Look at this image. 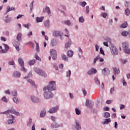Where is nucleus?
I'll use <instances>...</instances> for the list:
<instances>
[{
    "label": "nucleus",
    "instance_id": "aec40b11",
    "mask_svg": "<svg viewBox=\"0 0 130 130\" xmlns=\"http://www.w3.org/2000/svg\"><path fill=\"white\" fill-rule=\"evenodd\" d=\"M109 122H111V119L110 118L106 119L103 122V124H108Z\"/></svg>",
    "mask_w": 130,
    "mask_h": 130
},
{
    "label": "nucleus",
    "instance_id": "a878e982",
    "mask_svg": "<svg viewBox=\"0 0 130 130\" xmlns=\"http://www.w3.org/2000/svg\"><path fill=\"white\" fill-rule=\"evenodd\" d=\"M51 44L52 46H55V45L57 44V42H56V40L53 39L51 41Z\"/></svg>",
    "mask_w": 130,
    "mask_h": 130
},
{
    "label": "nucleus",
    "instance_id": "79ce46f5",
    "mask_svg": "<svg viewBox=\"0 0 130 130\" xmlns=\"http://www.w3.org/2000/svg\"><path fill=\"white\" fill-rule=\"evenodd\" d=\"M79 21L80 23H84L85 19H84V18L83 17H80L79 18Z\"/></svg>",
    "mask_w": 130,
    "mask_h": 130
},
{
    "label": "nucleus",
    "instance_id": "0eeeda50",
    "mask_svg": "<svg viewBox=\"0 0 130 130\" xmlns=\"http://www.w3.org/2000/svg\"><path fill=\"white\" fill-rule=\"evenodd\" d=\"M18 62L22 68L21 71H22L24 73H26V72H27V70H26V69H25V67H24V60H23V58H22L21 57H19L18 59Z\"/></svg>",
    "mask_w": 130,
    "mask_h": 130
},
{
    "label": "nucleus",
    "instance_id": "2eb2a0df",
    "mask_svg": "<svg viewBox=\"0 0 130 130\" xmlns=\"http://www.w3.org/2000/svg\"><path fill=\"white\" fill-rule=\"evenodd\" d=\"M100 59V61L101 62H103V61H104V59L102 58H100V56L98 55L94 59V63H96V62L97 61V60Z\"/></svg>",
    "mask_w": 130,
    "mask_h": 130
},
{
    "label": "nucleus",
    "instance_id": "6ab92c4d",
    "mask_svg": "<svg viewBox=\"0 0 130 130\" xmlns=\"http://www.w3.org/2000/svg\"><path fill=\"white\" fill-rule=\"evenodd\" d=\"M76 126L75 128L77 130H81V125H80V123L78 121H76Z\"/></svg>",
    "mask_w": 130,
    "mask_h": 130
},
{
    "label": "nucleus",
    "instance_id": "473e14b6",
    "mask_svg": "<svg viewBox=\"0 0 130 130\" xmlns=\"http://www.w3.org/2000/svg\"><path fill=\"white\" fill-rule=\"evenodd\" d=\"M35 63V60L34 59L30 60L28 62V64H29V66H33V64H34Z\"/></svg>",
    "mask_w": 130,
    "mask_h": 130
},
{
    "label": "nucleus",
    "instance_id": "49530a36",
    "mask_svg": "<svg viewBox=\"0 0 130 130\" xmlns=\"http://www.w3.org/2000/svg\"><path fill=\"white\" fill-rule=\"evenodd\" d=\"M100 52L101 54H103V55H105V54L104 53V51L103 50V49L102 48H100Z\"/></svg>",
    "mask_w": 130,
    "mask_h": 130
},
{
    "label": "nucleus",
    "instance_id": "f704fd0d",
    "mask_svg": "<svg viewBox=\"0 0 130 130\" xmlns=\"http://www.w3.org/2000/svg\"><path fill=\"white\" fill-rule=\"evenodd\" d=\"M125 15H126V16H129L130 11L128 8L126 9V10H125Z\"/></svg>",
    "mask_w": 130,
    "mask_h": 130
},
{
    "label": "nucleus",
    "instance_id": "4d7b16f0",
    "mask_svg": "<svg viewBox=\"0 0 130 130\" xmlns=\"http://www.w3.org/2000/svg\"><path fill=\"white\" fill-rule=\"evenodd\" d=\"M22 17H24V15H23L19 14L18 16H17V19H21V18H22Z\"/></svg>",
    "mask_w": 130,
    "mask_h": 130
},
{
    "label": "nucleus",
    "instance_id": "c756f323",
    "mask_svg": "<svg viewBox=\"0 0 130 130\" xmlns=\"http://www.w3.org/2000/svg\"><path fill=\"white\" fill-rule=\"evenodd\" d=\"M113 70L114 71V75L115 76H117L118 75V70H117V69L115 67L113 68Z\"/></svg>",
    "mask_w": 130,
    "mask_h": 130
},
{
    "label": "nucleus",
    "instance_id": "b1692460",
    "mask_svg": "<svg viewBox=\"0 0 130 130\" xmlns=\"http://www.w3.org/2000/svg\"><path fill=\"white\" fill-rule=\"evenodd\" d=\"M13 75L14 77H16V78H20V77H21V74L20 73V72H18L17 71L14 72Z\"/></svg>",
    "mask_w": 130,
    "mask_h": 130
},
{
    "label": "nucleus",
    "instance_id": "4c0bfd02",
    "mask_svg": "<svg viewBox=\"0 0 130 130\" xmlns=\"http://www.w3.org/2000/svg\"><path fill=\"white\" fill-rule=\"evenodd\" d=\"M121 35H122V36H127V35H128V31H124L121 33Z\"/></svg>",
    "mask_w": 130,
    "mask_h": 130
},
{
    "label": "nucleus",
    "instance_id": "e433bc0d",
    "mask_svg": "<svg viewBox=\"0 0 130 130\" xmlns=\"http://www.w3.org/2000/svg\"><path fill=\"white\" fill-rule=\"evenodd\" d=\"M35 43L36 44V50L38 52H39L40 48H39V44L38 43L36 42V41H35Z\"/></svg>",
    "mask_w": 130,
    "mask_h": 130
},
{
    "label": "nucleus",
    "instance_id": "412c9836",
    "mask_svg": "<svg viewBox=\"0 0 130 130\" xmlns=\"http://www.w3.org/2000/svg\"><path fill=\"white\" fill-rule=\"evenodd\" d=\"M44 19V16H42L41 17H37L36 18V21L37 22V23H39L40 22H42V21H43Z\"/></svg>",
    "mask_w": 130,
    "mask_h": 130
},
{
    "label": "nucleus",
    "instance_id": "8fccbe9b",
    "mask_svg": "<svg viewBox=\"0 0 130 130\" xmlns=\"http://www.w3.org/2000/svg\"><path fill=\"white\" fill-rule=\"evenodd\" d=\"M122 82L123 83V86H126V82H125V80H124V78H123L122 79Z\"/></svg>",
    "mask_w": 130,
    "mask_h": 130
},
{
    "label": "nucleus",
    "instance_id": "dca6fc26",
    "mask_svg": "<svg viewBox=\"0 0 130 130\" xmlns=\"http://www.w3.org/2000/svg\"><path fill=\"white\" fill-rule=\"evenodd\" d=\"M85 105L88 108H92L93 107V105H92V103L89 102V100H86Z\"/></svg>",
    "mask_w": 130,
    "mask_h": 130
},
{
    "label": "nucleus",
    "instance_id": "052dcab7",
    "mask_svg": "<svg viewBox=\"0 0 130 130\" xmlns=\"http://www.w3.org/2000/svg\"><path fill=\"white\" fill-rule=\"evenodd\" d=\"M51 118L52 119V120L53 121V122H55V117L53 116H51Z\"/></svg>",
    "mask_w": 130,
    "mask_h": 130
},
{
    "label": "nucleus",
    "instance_id": "a211bd4d",
    "mask_svg": "<svg viewBox=\"0 0 130 130\" xmlns=\"http://www.w3.org/2000/svg\"><path fill=\"white\" fill-rule=\"evenodd\" d=\"M10 117H12V119L8 120L7 121L8 123H6L7 124H12L14 122V120L15 119L14 116L10 115Z\"/></svg>",
    "mask_w": 130,
    "mask_h": 130
},
{
    "label": "nucleus",
    "instance_id": "864d4df0",
    "mask_svg": "<svg viewBox=\"0 0 130 130\" xmlns=\"http://www.w3.org/2000/svg\"><path fill=\"white\" fill-rule=\"evenodd\" d=\"M71 74H72V72H71V70H69V71L67 72V76L70 78L71 77Z\"/></svg>",
    "mask_w": 130,
    "mask_h": 130
},
{
    "label": "nucleus",
    "instance_id": "603ef678",
    "mask_svg": "<svg viewBox=\"0 0 130 130\" xmlns=\"http://www.w3.org/2000/svg\"><path fill=\"white\" fill-rule=\"evenodd\" d=\"M35 57L36 59H38V60L41 61V58H40V57H39L38 55H35Z\"/></svg>",
    "mask_w": 130,
    "mask_h": 130
},
{
    "label": "nucleus",
    "instance_id": "338daca9",
    "mask_svg": "<svg viewBox=\"0 0 130 130\" xmlns=\"http://www.w3.org/2000/svg\"><path fill=\"white\" fill-rule=\"evenodd\" d=\"M112 118H116V114L113 113L112 115Z\"/></svg>",
    "mask_w": 130,
    "mask_h": 130
},
{
    "label": "nucleus",
    "instance_id": "37998d69",
    "mask_svg": "<svg viewBox=\"0 0 130 130\" xmlns=\"http://www.w3.org/2000/svg\"><path fill=\"white\" fill-rule=\"evenodd\" d=\"M101 16L102 17H103V18H106V17H107V13H102L101 14Z\"/></svg>",
    "mask_w": 130,
    "mask_h": 130
},
{
    "label": "nucleus",
    "instance_id": "5701e85b",
    "mask_svg": "<svg viewBox=\"0 0 130 130\" xmlns=\"http://www.w3.org/2000/svg\"><path fill=\"white\" fill-rule=\"evenodd\" d=\"M67 55L69 57H72L74 55V52L72 50H69L67 52Z\"/></svg>",
    "mask_w": 130,
    "mask_h": 130
},
{
    "label": "nucleus",
    "instance_id": "7ed1b4c3",
    "mask_svg": "<svg viewBox=\"0 0 130 130\" xmlns=\"http://www.w3.org/2000/svg\"><path fill=\"white\" fill-rule=\"evenodd\" d=\"M34 70L35 72H36V73L40 76H42L43 77H46V74H45V72H44L43 70H40L39 68H35Z\"/></svg>",
    "mask_w": 130,
    "mask_h": 130
},
{
    "label": "nucleus",
    "instance_id": "2f4dec72",
    "mask_svg": "<svg viewBox=\"0 0 130 130\" xmlns=\"http://www.w3.org/2000/svg\"><path fill=\"white\" fill-rule=\"evenodd\" d=\"M71 41H68V42L65 44L66 48H70L71 45Z\"/></svg>",
    "mask_w": 130,
    "mask_h": 130
},
{
    "label": "nucleus",
    "instance_id": "423d86ee",
    "mask_svg": "<svg viewBox=\"0 0 130 130\" xmlns=\"http://www.w3.org/2000/svg\"><path fill=\"white\" fill-rule=\"evenodd\" d=\"M44 96L45 99H50V98L53 97V93L50 92V90H48L47 92L44 93Z\"/></svg>",
    "mask_w": 130,
    "mask_h": 130
},
{
    "label": "nucleus",
    "instance_id": "cd10ccee",
    "mask_svg": "<svg viewBox=\"0 0 130 130\" xmlns=\"http://www.w3.org/2000/svg\"><path fill=\"white\" fill-rule=\"evenodd\" d=\"M127 27V22H125L120 25V28H126Z\"/></svg>",
    "mask_w": 130,
    "mask_h": 130
},
{
    "label": "nucleus",
    "instance_id": "c9c22d12",
    "mask_svg": "<svg viewBox=\"0 0 130 130\" xmlns=\"http://www.w3.org/2000/svg\"><path fill=\"white\" fill-rule=\"evenodd\" d=\"M11 95H12V96H17V90L15 89L13 90L11 92Z\"/></svg>",
    "mask_w": 130,
    "mask_h": 130
},
{
    "label": "nucleus",
    "instance_id": "09e8293b",
    "mask_svg": "<svg viewBox=\"0 0 130 130\" xmlns=\"http://www.w3.org/2000/svg\"><path fill=\"white\" fill-rule=\"evenodd\" d=\"M2 101H4V102H6V103H7V102H8V100L7 99V98H6V96H4L2 99Z\"/></svg>",
    "mask_w": 130,
    "mask_h": 130
},
{
    "label": "nucleus",
    "instance_id": "58836bf2",
    "mask_svg": "<svg viewBox=\"0 0 130 130\" xmlns=\"http://www.w3.org/2000/svg\"><path fill=\"white\" fill-rule=\"evenodd\" d=\"M104 117L106 118H108V117H110V114L109 112L105 113Z\"/></svg>",
    "mask_w": 130,
    "mask_h": 130
},
{
    "label": "nucleus",
    "instance_id": "ea45409f",
    "mask_svg": "<svg viewBox=\"0 0 130 130\" xmlns=\"http://www.w3.org/2000/svg\"><path fill=\"white\" fill-rule=\"evenodd\" d=\"M94 81L95 83L97 84V85H98V86H100V81H99V80H98V78H95Z\"/></svg>",
    "mask_w": 130,
    "mask_h": 130
},
{
    "label": "nucleus",
    "instance_id": "4be33fe9",
    "mask_svg": "<svg viewBox=\"0 0 130 130\" xmlns=\"http://www.w3.org/2000/svg\"><path fill=\"white\" fill-rule=\"evenodd\" d=\"M7 13H9V12H10V11H16V8L12 7L11 8L10 6H7Z\"/></svg>",
    "mask_w": 130,
    "mask_h": 130
},
{
    "label": "nucleus",
    "instance_id": "6e6d98bb",
    "mask_svg": "<svg viewBox=\"0 0 130 130\" xmlns=\"http://www.w3.org/2000/svg\"><path fill=\"white\" fill-rule=\"evenodd\" d=\"M9 64H10V66H14L15 64V62H14V61H10L9 62Z\"/></svg>",
    "mask_w": 130,
    "mask_h": 130
},
{
    "label": "nucleus",
    "instance_id": "3c124183",
    "mask_svg": "<svg viewBox=\"0 0 130 130\" xmlns=\"http://www.w3.org/2000/svg\"><path fill=\"white\" fill-rule=\"evenodd\" d=\"M81 4H80V6H81V7H85V6H86V5H87V3H86V2H83L81 3Z\"/></svg>",
    "mask_w": 130,
    "mask_h": 130
},
{
    "label": "nucleus",
    "instance_id": "bb28decb",
    "mask_svg": "<svg viewBox=\"0 0 130 130\" xmlns=\"http://www.w3.org/2000/svg\"><path fill=\"white\" fill-rule=\"evenodd\" d=\"M61 58H62V59L64 60V61H68V60H69V58L67 57V55L63 54L61 55Z\"/></svg>",
    "mask_w": 130,
    "mask_h": 130
},
{
    "label": "nucleus",
    "instance_id": "13d9d810",
    "mask_svg": "<svg viewBox=\"0 0 130 130\" xmlns=\"http://www.w3.org/2000/svg\"><path fill=\"white\" fill-rule=\"evenodd\" d=\"M121 62L122 63H123V64H125V63H126V62H127V60L126 59L122 60Z\"/></svg>",
    "mask_w": 130,
    "mask_h": 130
},
{
    "label": "nucleus",
    "instance_id": "20e7f679",
    "mask_svg": "<svg viewBox=\"0 0 130 130\" xmlns=\"http://www.w3.org/2000/svg\"><path fill=\"white\" fill-rule=\"evenodd\" d=\"M6 114H7V115H11V114H15V115H20V113L19 112L16 111L15 109L12 110H8V111H6L5 113Z\"/></svg>",
    "mask_w": 130,
    "mask_h": 130
},
{
    "label": "nucleus",
    "instance_id": "9b49d317",
    "mask_svg": "<svg viewBox=\"0 0 130 130\" xmlns=\"http://www.w3.org/2000/svg\"><path fill=\"white\" fill-rule=\"evenodd\" d=\"M103 74L104 76H108L110 74V71L108 68H106L103 70Z\"/></svg>",
    "mask_w": 130,
    "mask_h": 130
},
{
    "label": "nucleus",
    "instance_id": "9d476101",
    "mask_svg": "<svg viewBox=\"0 0 130 130\" xmlns=\"http://www.w3.org/2000/svg\"><path fill=\"white\" fill-rule=\"evenodd\" d=\"M57 110H58V107L56 106L51 108L49 110V113H55V112H56Z\"/></svg>",
    "mask_w": 130,
    "mask_h": 130
},
{
    "label": "nucleus",
    "instance_id": "393cba45",
    "mask_svg": "<svg viewBox=\"0 0 130 130\" xmlns=\"http://www.w3.org/2000/svg\"><path fill=\"white\" fill-rule=\"evenodd\" d=\"M27 81L28 82V83H29V84H30V85H31V86H33L34 87H36L37 86L35 85V83L34 82V81H32L31 79H28Z\"/></svg>",
    "mask_w": 130,
    "mask_h": 130
},
{
    "label": "nucleus",
    "instance_id": "39448f33",
    "mask_svg": "<svg viewBox=\"0 0 130 130\" xmlns=\"http://www.w3.org/2000/svg\"><path fill=\"white\" fill-rule=\"evenodd\" d=\"M50 55H51L52 58L54 60H56V58H57V52L55 50L52 49L50 50Z\"/></svg>",
    "mask_w": 130,
    "mask_h": 130
},
{
    "label": "nucleus",
    "instance_id": "680f3d73",
    "mask_svg": "<svg viewBox=\"0 0 130 130\" xmlns=\"http://www.w3.org/2000/svg\"><path fill=\"white\" fill-rule=\"evenodd\" d=\"M86 14H89V6H86Z\"/></svg>",
    "mask_w": 130,
    "mask_h": 130
},
{
    "label": "nucleus",
    "instance_id": "a18cd8bd",
    "mask_svg": "<svg viewBox=\"0 0 130 130\" xmlns=\"http://www.w3.org/2000/svg\"><path fill=\"white\" fill-rule=\"evenodd\" d=\"M14 47H15L16 50H17V51H20V48L19 47V46L16 45L15 44H14Z\"/></svg>",
    "mask_w": 130,
    "mask_h": 130
},
{
    "label": "nucleus",
    "instance_id": "a19ab883",
    "mask_svg": "<svg viewBox=\"0 0 130 130\" xmlns=\"http://www.w3.org/2000/svg\"><path fill=\"white\" fill-rule=\"evenodd\" d=\"M75 111H76V114H77V115L81 114V111H80V110H79V109L76 108Z\"/></svg>",
    "mask_w": 130,
    "mask_h": 130
},
{
    "label": "nucleus",
    "instance_id": "c03bdc74",
    "mask_svg": "<svg viewBox=\"0 0 130 130\" xmlns=\"http://www.w3.org/2000/svg\"><path fill=\"white\" fill-rule=\"evenodd\" d=\"M64 24H66V25H68V26H70L71 25V21L67 20V21H64Z\"/></svg>",
    "mask_w": 130,
    "mask_h": 130
},
{
    "label": "nucleus",
    "instance_id": "5fc2aeb1",
    "mask_svg": "<svg viewBox=\"0 0 130 130\" xmlns=\"http://www.w3.org/2000/svg\"><path fill=\"white\" fill-rule=\"evenodd\" d=\"M31 123H32V119H29V121L27 123V125H28V126H30V125H31Z\"/></svg>",
    "mask_w": 130,
    "mask_h": 130
},
{
    "label": "nucleus",
    "instance_id": "69168bd1",
    "mask_svg": "<svg viewBox=\"0 0 130 130\" xmlns=\"http://www.w3.org/2000/svg\"><path fill=\"white\" fill-rule=\"evenodd\" d=\"M23 27H25V28H27V29H29V24H23Z\"/></svg>",
    "mask_w": 130,
    "mask_h": 130
},
{
    "label": "nucleus",
    "instance_id": "ddd939ff",
    "mask_svg": "<svg viewBox=\"0 0 130 130\" xmlns=\"http://www.w3.org/2000/svg\"><path fill=\"white\" fill-rule=\"evenodd\" d=\"M31 100H32V102H35V103H38L39 102H40L39 99L37 98L34 95H32L31 96Z\"/></svg>",
    "mask_w": 130,
    "mask_h": 130
},
{
    "label": "nucleus",
    "instance_id": "f8f14e48",
    "mask_svg": "<svg viewBox=\"0 0 130 130\" xmlns=\"http://www.w3.org/2000/svg\"><path fill=\"white\" fill-rule=\"evenodd\" d=\"M53 35L55 37H58V36H61L62 35V32L61 31H55L53 32Z\"/></svg>",
    "mask_w": 130,
    "mask_h": 130
},
{
    "label": "nucleus",
    "instance_id": "f257e3e1",
    "mask_svg": "<svg viewBox=\"0 0 130 130\" xmlns=\"http://www.w3.org/2000/svg\"><path fill=\"white\" fill-rule=\"evenodd\" d=\"M55 81H50L49 83V85L47 86V87H45L44 88L43 90L44 91H46L47 89L48 91H53L56 89V87L55 86Z\"/></svg>",
    "mask_w": 130,
    "mask_h": 130
},
{
    "label": "nucleus",
    "instance_id": "0e129e2a",
    "mask_svg": "<svg viewBox=\"0 0 130 130\" xmlns=\"http://www.w3.org/2000/svg\"><path fill=\"white\" fill-rule=\"evenodd\" d=\"M82 91L84 96H86V95H87V91L84 89H82Z\"/></svg>",
    "mask_w": 130,
    "mask_h": 130
},
{
    "label": "nucleus",
    "instance_id": "72a5a7b5",
    "mask_svg": "<svg viewBox=\"0 0 130 130\" xmlns=\"http://www.w3.org/2000/svg\"><path fill=\"white\" fill-rule=\"evenodd\" d=\"M44 25L46 28H49V20H47L44 22Z\"/></svg>",
    "mask_w": 130,
    "mask_h": 130
},
{
    "label": "nucleus",
    "instance_id": "7c9ffc66",
    "mask_svg": "<svg viewBox=\"0 0 130 130\" xmlns=\"http://www.w3.org/2000/svg\"><path fill=\"white\" fill-rule=\"evenodd\" d=\"M22 37V34L21 33H18L17 34V40L18 41H21V38Z\"/></svg>",
    "mask_w": 130,
    "mask_h": 130
},
{
    "label": "nucleus",
    "instance_id": "e2e57ef3",
    "mask_svg": "<svg viewBox=\"0 0 130 130\" xmlns=\"http://www.w3.org/2000/svg\"><path fill=\"white\" fill-rule=\"evenodd\" d=\"M100 47L98 45H95V50L96 51H99Z\"/></svg>",
    "mask_w": 130,
    "mask_h": 130
},
{
    "label": "nucleus",
    "instance_id": "de8ad7c7",
    "mask_svg": "<svg viewBox=\"0 0 130 130\" xmlns=\"http://www.w3.org/2000/svg\"><path fill=\"white\" fill-rule=\"evenodd\" d=\"M13 101L15 103H19V100L17 98H13Z\"/></svg>",
    "mask_w": 130,
    "mask_h": 130
},
{
    "label": "nucleus",
    "instance_id": "f3484780",
    "mask_svg": "<svg viewBox=\"0 0 130 130\" xmlns=\"http://www.w3.org/2000/svg\"><path fill=\"white\" fill-rule=\"evenodd\" d=\"M44 13H47L48 15H50L51 12L50 11V9L48 7H46L45 9L43 10Z\"/></svg>",
    "mask_w": 130,
    "mask_h": 130
},
{
    "label": "nucleus",
    "instance_id": "774afa93",
    "mask_svg": "<svg viewBox=\"0 0 130 130\" xmlns=\"http://www.w3.org/2000/svg\"><path fill=\"white\" fill-rule=\"evenodd\" d=\"M112 102V101H111V100H108L106 102V103L107 104H110Z\"/></svg>",
    "mask_w": 130,
    "mask_h": 130
},
{
    "label": "nucleus",
    "instance_id": "c85d7f7f",
    "mask_svg": "<svg viewBox=\"0 0 130 130\" xmlns=\"http://www.w3.org/2000/svg\"><path fill=\"white\" fill-rule=\"evenodd\" d=\"M45 114H46V111L45 110H43L41 112V113H40L41 117H44V116H45Z\"/></svg>",
    "mask_w": 130,
    "mask_h": 130
},
{
    "label": "nucleus",
    "instance_id": "f03ea898",
    "mask_svg": "<svg viewBox=\"0 0 130 130\" xmlns=\"http://www.w3.org/2000/svg\"><path fill=\"white\" fill-rule=\"evenodd\" d=\"M122 46L124 49L125 53L130 54V49L128 48V43L126 42H124L122 44Z\"/></svg>",
    "mask_w": 130,
    "mask_h": 130
},
{
    "label": "nucleus",
    "instance_id": "6e6552de",
    "mask_svg": "<svg viewBox=\"0 0 130 130\" xmlns=\"http://www.w3.org/2000/svg\"><path fill=\"white\" fill-rule=\"evenodd\" d=\"M110 49L111 52L113 55H117L118 54V51L114 45L111 46Z\"/></svg>",
    "mask_w": 130,
    "mask_h": 130
},
{
    "label": "nucleus",
    "instance_id": "bf43d9fd",
    "mask_svg": "<svg viewBox=\"0 0 130 130\" xmlns=\"http://www.w3.org/2000/svg\"><path fill=\"white\" fill-rule=\"evenodd\" d=\"M125 107V106H124V105H120V109L121 110L122 109H124V108Z\"/></svg>",
    "mask_w": 130,
    "mask_h": 130
},
{
    "label": "nucleus",
    "instance_id": "4468645a",
    "mask_svg": "<svg viewBox=\"0 0 130 130\" xmlns=\"http://www.w3.org/2000/svg\"><path fill=\"white\" fill-rule=\"evenodd\" d=\"M97 70L94 68H91L87 73L88 75H93V74H96Z\"/></svg>",
    "mask_w": 130,
    "mask_h": 130
},
{
    "label": "nucleus",
    "instance_id": "1a4fd4ad",
    "mask_svg": "<svg viewBox=\"0 0 130 130\" xmlns=\"http://www.w3.org/2000/svg\"><path fill=\"white\" fill-rule=\"evenodd\" d=\"M0 49H1V51H0L1 53H6L10 49V48L8 45H5V49H3V47L2 46H0Z\"/></svg>",
    "mask_w": 130,
    "mask_h": 130
}]
</instances>
